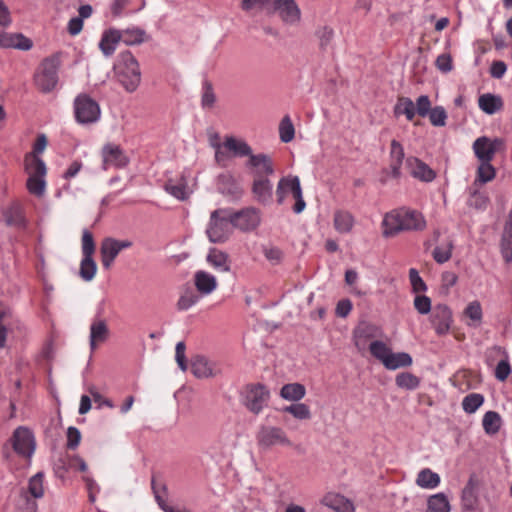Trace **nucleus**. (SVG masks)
I'll return each mask as SVG.
<instances>
[{"mask_svg":"<svg viewBox=\"0 0 512 512\" xmlns=\"http://www.w3.org/2000/svg\"><path fill=\"white\" fill-rule=\"evenodd\" d=\"M382 225L383 236L388 238L401 231H422L426 227V220L421 212L403 207L387 213Z\"/></svg>","mask_w":512,"mask_h":512,"instance_id":"1","label":"nucleus"},{"mask_svg":"<svg viewBox=\"0 0 512 512\" xmlns=\"http://www.w3.org/2000/svg\"><path fill=\"white\" fill-rule=\"evenodd\" d=\"M234 231L230 208H218L211 211L206 226V236L211 243L222 244L229 240Z\"/></svg>","mask_w":512,"mask_h":512,"instance_id":"2","label":"nucleus"},{"mask_svg":"<svg viewBox=\"0 0 512 512\" xmlns=\"http://www.w3.org/2000/svg\"><path fill=\"white\" fill-rule=\"evenodd\" d=\"M118 57L115 66L117 79L127 92H134L141 82L139 63L128 50L121 52Z\"/></svg>","mask_w":512,"mask_h":512,"instance_id":"3","label":"nucleus"},{"mask_svg":"<svg viewBox=\"0 0 512 512\" xmlns=\"http://www.w3.org/2000/svg\"><path fill=\"white\" fill-rule=\"evenodd\" d=\"M371 355L379 360L388 370L409 367L412 364V357L406 352H392L383 341L375 340L369 345Z\"/></svg>","mask_w":512,"mask_h":512,"instance_id":"4","label":"nucleus"},{"mask_svg":"<svg viewBox=\"0 0 512 512\" xmlns=\"http://www.w3.org/2000/svg\"><path fill=\"white\" fill-rule=\"evenodd\" d=\"M60 68V58L58 54H54L45 58L38 71L35 74L34 81L36 87L42 93H50L58 84V71Z\"/></svg>","mask_w":512,"mask_h":512,"instance_id":"5","label":"nucleus"},{"mask_svg":"<svg viewBox=\"0 0 512 512\" xmlns=\"http://www.w3.org/2000/svg\"><path fill=\"white\" fill-rule=\"evenodd\" d=\"M73 110L75 121L80 125L95 124L101 117L100 105L86 93H80L74 98Z\"/></svg>","mask_w":512,"mask_h":512,"instance_id":"6","label":"nucleus"},{"mask_svg":"<svg viewBox=\"0 0 512 512\" xmlns=\"http://www.w3.org/2000/svg\"><path fill=\"white\" fill-rule=\"evenodd\" d=\"M269 400L270 391L261 383L248 384L241 391V403L255 415L260 414L268 406Z\"/></svg>","mask_w":512,"mask_h":512,"instance_id":"7","label":"nucleus"},{"mask_svg":"<svg viewBox=\"0 0 512 512\" xmlns=\"http://www.w3.org/2000/svg\"><path fill=\"white\" fill-rule=\"evenodd\" d=\"M255 439L261 451H269L275 446L291 447L293 445L283 428L272 425H260Z\"/></svg>","mask_w":512,"mask_h":512,"instance_id":"8","label":"nucleus"},{"mask_svg":"<svg viewBox=\"0 0 512 512\" xmlns=\"http://www.w3.org/2000/svg\"><path fill=\"white\" fill-rule=\"evenodd\" d=\"M232 225L234 230L242 233H250L258 229L262 222L260 209L254 206H246L239 210L230 208Z\"/></svg>","mask_w":512,"mask_h":512,"instance_id":"9","label":"nucleus"},{"mask_svg":"<svg viewBox=\"0 0 512 512\" xmlns=\"http://www.w3.org/2000/svg\"><path fill=\"white\" fill-rule=\"evenodd\" d=\"M8 444L11 445L17 455L27 459L33 456L36 449L34 433L26 426H18L13 431Z\"/></svg>","mask_w":512,"mask_h":512,"instance_id":"10","label":"nucleus"},{"mask_svg":"<svg viewBox=\"0 0 512 512\" xmlns=\"http://www.w3.org/2000/svg\"><path fill=\"white\" fill-rule=\"evenodd\" d=\"M480 481L475 474L470 475L460 494L461 512H483L479 497Z\"/></svg>","mask_w":512,"mask_h":512,"instance_id":"11","label":"nucleus"},{"mask_svg":"<svg viewBox=\"0 0 512 512\" xmlns=\"http://www.w3.org/2000/svg\"><path fill=\"white\" fill-rule=\"evenodd\" d=\"M382 336V329L378 325L366 320L360 321L354 328L352 334L354 345L359 351H362L366 348L370 339L381 338Z\"/></svg>","mask_w":512,"mask_h":512,"instance_id":"12","label":"nucleus"},{"mask_svg":"<svg viewBox=\"0 0 512 512\" xmlns=\"http://www.w3.org/2000/svg\"><path fill=\"white\" fill-rule=\"evenodd\" d=\"M3 221L8 227L18 230H26L29 221L26 217L25 208L19 202H12L8 206L1 209Z\"/></svg>","mask_w":512,"mask_h":512,"instance_id":"13","label":"nucleus"},{"mask_svg":"<svg viewBox=\"0 0 512 512\" xmlns=\"http://www.w3.org/2000/svg\"><path fill=\"white\" fill-rule=\"evenodd\" d=\"M430 322L437 335H446L453 322L451 309L446 304L435 305L431 311Z\"/></svg>","mask_w":512,"mask_h":512,"instance_id":"14","label":"nucleus"},{"mask_svg":"<svg viewBox=\"0 0 512 512\" xmlns=\"http://www.w3.org/2000/svg\"><path fill=\"white\" fill-rule=\"evenodd\" d=\"M216 186L217 191L232 202L239 201L244 194L243 187L230 173L220 174Z\"/></svg>","mask_w":512,"mask_h":512,"instance_id":"15","label":"nucleus"},{"mask_svg":"<svg viewBox=\"0 0 512 512\" xmlns=\"http://www.w3.org/2000/svg\"><path fill=\"white\" fill-rule=\"evenodd\" d=\"M102 168L107 170L108 167L124 168L129 163V158L124 150L116 144L107 143L102 147Z\"/></svg>","mask_w":512,"mask_h":512,"instance_id":"16","label":"nucleus"},{"mask_svg":"<svg viewBox=\"0 0 512 512\" xmlns=\"http://www.w3.org/2000/svg\"><path fill=\"white\" fill-rule=\"evenodd\" d=\"M246 167L251 170L254 178L269 177L274 174V164L268 154L259 153L250 156L246 162Z\"/></svg>","mask_w":512,"mask_h":512,"instance_id":"17","label":"nucleus"},{"mask_svg":"<svg viewBox=\"0 0 512 512\" xmlns=\"http://www.w3.org/2000/svg\"><path fill=\"white\" fill-rule=\"evenodd\" d=\"M273 6L284 23L294 25L300 21L301 11L295 0H274Z\"/></svg>","mask_w":512,"mask_h":512,"instance_id":"18","label":"nucleus"},{"mask_svg":"<svg viewBox=\"0 0 512 512\" xmlns=\"http://www.w3.org/2000/svg\"><path fill=\"white\" fill-rule=\"evenodd\" d=\"M405 164L411 176L422 182H432L436 178V172L417 157H408Z\"/></svg>","mask_w":512,"mask_h":512,"instance_id":"19","label":"nucleus"},{"mask_svg":"<svg viewBox=\"0 0 512 512\" xmlns=\"http://www.w3.org/2000/svg\"><path fill=\"white\" fill-rule=\"evenodd\" d=\"M251 192L258 203L268 205L273 198V184L267 177L254 178Z\"/></svg>","mask_w":512,"mask_h":512,"instance_id":"20","label":"nucleus"},{"mask_svg":"<svg viewBox=\"0 0 512 512\" xmlns=\"http://www.w3.org/2000/svg\"><path fill=\"white\" fill-rule=\"evenodd\" d=\"M99 315L100 311L97 313L90 325L89 345L91 351H94L97 344L106 341L109 336L108 325L104 319L99 317Z\"/></svg>","mask_w":512,"mask_h":512,"instance_id":"21","label":"nucleus"},{"mask_svg":"<svg viewBox=\"0 0 512 512\" xmlns=\"http://www.w3.org/2000/svg\"><path fill=\"white\" fill-rule=\"evenodd\" d=\"M405 157L404 148L402 144L393 139L391 141L390 145V152H389V169H390V175L394 179H399L402 175L401 173V167L403 164V160Z\"/></svg>","mask_w":512,"mask_h":512,"instance_id":"22","label":"nucleus"},{"mask_svg":"<svg viewBox=\"0 0 512 512\" xmlns=\"http://www.w3.org/2000/svg\"><path fill=\"white\" fill-rule=\"evenodd\" d=\"M500 252L506 263L512 262V209L505 221L500 241Z\"/></svg>","mask_w":512,"mask_h":512,"instance_id":"23","label":"nucleus"},{"mask_svg":"<svg viewBox=\"0 0 512 512\" xmlns=\"http://www.w3.org/2000/svg\"><path fill=\"white\" fill-rule=\"evenodd\" d=\"M194 284L197 291L202 295H209L217 288L216 277L204 270L195 272Z\"/></svg>","mask_w":512,"mask_h":512,"instance_id":"24","label":"nucleus"},{"mask_svg":"<svg viewBox=\"0 0 512 512\" xmlns=\"http://www.w3.org/2000/svg\"><path fill=\"white\" fill-rule=\"evenodd\" d=\"M206 261L210 266L219 272L230 271L229 255L218 248L212 247L209 249L206 256Z\"/></svg>","mask_w":512,"mask_h":512,"instance_id":"25","label":"nucleus"},{"mask_svg":"<svg viewBox=\"0 0 512 512\" xmlns=\"http://www.w3.org/2000/svg\"><path fill=\"white\" fill-rule=\"evenodd\" d=\"M120 253L115 238H105L100 246L101 262L105 269H109Z\"/></svg>","mask_w":512,"mask_h":512,"instance_id":"26","label":"nucleus"},{"mask_svg":"<svg viewBox=\"0 0 512 512\" xmlns=\"http://www.w3.org/2000/svg\"><path fill=\"white\" fill-rule=\"evenodd\" d=\"M323 503L336 512H354V505L352 501L343 495L329 493L324 499Z\"/></svg>","mask_w":512,"mask_h":512,"instance_id":"27","label":"nucleus"},{"mask_svg":"<svg viewBox=\"0 0 512 512\" xmlns=\"http://www.w3.org/2000/svg\"><path fill=\"white\" fill-rule=\"evenodd\" d=\"M24 170L28 176L46 177L47 167L45 162L37 155L28 153L24 157Z\"/></svg>","mask_w":512,"mask_h":512,"instance_id":"28","label":"nucleus"},{"mask_svg":"<svg viewBox=\"0 0 512 512\" xmlns=\"http://www.w3.org/2000/svg\"><path fill=\"white\" fill-rule=\"evenodd\" d=\"M119 30L110 29L105 31L101 37L99 42V48L104 54V56H111L117 47V44L120 42Z\"/></svg>","mask_w":512,"mask_h":512,"instance_id":"29","label":"nucleus"},{"mask_svg":"<svg viewBox=\"0 0 512 512\" xmlns=\"http://www.w3.org/2000/svg\"><path fill=\"white\" fill-rule=\"evenodd\" d=\"M191 371L197 378H208L215 375L213 364L201 355L193 358Z\"/></svg>","mask_w":512,"mask_h":512,"instance_id":"30","label":"nucleus"},{"mask_svg":"<svg viewBox=\"0 0 512 512\" xmlns=\"http://www.w3.org/2000/svg\"><path fill=\"white\" fill-rule=\"evenodd\" d=\"M473 151L480 162H491L495 156L489 145V137L481 136L473 142Z\"/></svg>","mask_w":512,"mask_h":512,"instance_id":"31","label":"nucleus"},{"mask_svg":"<svg viewBox=\"0 0 512 512\" xmlns=\"http://www.w3.org/2000/svg\"><path fill=\"white\" fill-rule=\"evenodd\" d=\"M478 105L483 112L493 115L503 107V101L498 95L486 93L479 97Z\"/></svg>","mask_w":512,"mask_h":512,"instance_id":"32","label":"nucleus"},{"mask_svg":"<svg viewBox=\"0 0 512 512\" xmlns=\"http://www.w3.org/2000/svg\"><path fill=\"white\" fill-rule=\"evenodd\" d=\"M295 182H300V179L298 176H285L282 177L276 188V197H277V203L279 205L283 204L285 197L288 193H291L294 196V190L292 189Z\"/></svg>","mask_w":512,"mask_h":512,"instance_id":"33","label":"nucleus"},{"mask_svg":"<svg viewBox=\"0 0 512 512\" xmlns=\"http://www.w3.org/2000/svg\"><path fill=\"white\" fill-rule=\"evenodd\" d=\"M305 386L300 383H289L282 386L280 396L288 401L298 402L305 397Z\"/></svg>","mask_w":512,"mask_h":512,"instance_id":"34","label":"nucleus"},{"mask_svg":"<svg viewBox=\"0 0 512 512\" xmlns=\"http://www.w3.org/2000/svg\"><path fill=\"white\" fill-rule=\"evenodd\" d=\"M440 476L429 468L422 469L416 478V484L424 489H434L440 484Z\"/></svg>","mask_w":512,"mask_h":512,"instance_id":"35","label":"nucleus"},{"mask_svg":"<svg viewBox=\"0 0 512 512\" xmlns=\"http://www.w3.org/2000/svg\"><path fill=\"white\" fill-rule=\"evenodd\" d=\"M451 506L448 497L439 492L430 496L427 500V512H450Z\"/></svg>","mask_w":512,"mask_h":512,"instance_id":"36","label":"nucleus"},{"mask_svg":"<svg viewBox=\"0 0 512 512\" xmlns=\"http://www.w3.org/2000/svg\"><path fill=\"white\" fill-rule=\"evenodd\" d=\"M354 225V217L348 211L338 210L334 214V227L342 234L349 233Z\"/></svg>","mask_w":512,"mask_h":512,"instance_id":"37","label":"nucleus"},{"mask_svg":"<svg viewBox=\"0 0 512 512\" xmlns=\"http://www.w3.org/2000/svg\"><path fill=\"white\" fill-rule=\"evenodd\" d=\"M224 146L232 151L235 156L244 157L248 156L250 158L252 153V149L249 144L243 140H237L236 138L230 136L227 137L224 141Z\"/></svg>","mask_w":512,"mask_h":512,"instance_id":"38","label":"nucleus"},{"mask_svg":"<svg viewBox=\"0 0 512 512\" xmlns=\"http://www.w3.org/2000/svg\"><path fill=\"white\" fill-rule=\"evenodd\" d=\"M164 187L167 193H169L171 196L175 197L178 200L184 201L189 196L187 192V183L183 176L177 183H174L172 180H169Z\"/></svg>","mask_w":512,"mask_h":512,"instance_id":"39","label":"nucleus"},{"mask_svg":"<svg viewBox=\"0 0 512 512\" xmlns=\"http://www.w3.org/2000/svg\"><path fill=\"white\" fill-rule=\"evenodd\" d=\"M394 114L405 115L407 120L412 121L416 114L415 104L408 97H400L394 106Z\"/></svg>","mask_w":512,"mask_h":512,"instance_id":"40","label":"nucleus"},{"mask_svg":"<svg viewBox=\"0 0 512 512\" xmlns=\"http://www.w3.org/2000/svg\"><path fill=\"white\" fill-rule=\"evenodd\" d=\"M36 500L31 498L26 490H21L15 500V512H37Z\"/></svg>","mask_w":512,"mask_h":512,"instance_id":"41","label":"nucleus"},{"mask_svg":"<svg viewBox=\"0 0 512 512\" xmlns=\"http://www.w3.org/2000/svg\"><path fill=\"white\" fill-rule=\"evenodd\" d=\"M120 42L131 46L141 44L144 41L145 31L140 28L119 30Z\"/></svg>","mask_w":512,"mask_h":512,"instance_id":"42","label":"nucleus"},{"mask_svg":"<svg viewBox=\"0 0 512 512\" xmlns=\"http://www.w3.org/2000/svg\"><path fill=\"white\" fill-rule=\"evenodd\" d=\"M43 479V472H38L29 479L28 490L26 492L34 500L39 499L44 495Z\"/></svg>","mask_w":512,"mask_h":512,"instance_id":"43","label":"nucleus"},{"mask_svg":"<svg viewBox=\"0 0 512 512\" xmlns=\"http://www.w3.org/2000/svg\"><path fill=\"white\" fill-rule=\"evenodd\" d=\"M482 425L487 434H496L501 426V417L495 411H488L483 416Z\"/></svg>","mask_w":512,"mask_h":512,"instance_id":"44","label":"nucleus"},{"mask_svg":"<svg viewBox=\"0 0 512 512\" xmlns=\"http://www.w3.org/2000/svg\"><path fill=\"white\" fill-rule=\"evenodd\" d=\"M200 300V296L191 288H187L177 301L179 311H187Z\"/></svg>","mask_w":512,"mask_h":512,"instance_id":"45","label":"nucleus"},{"mask_svg":"<svg viewBox=\"0 0 512 512\" xmlns=\"http://www.w3.org/2000/svg\"><path fill=\"white\" fill-rule=\"evenodd\" d=\"M395 382L399 388L406 390H415L420 385L419 378L410 372L399 373L395 378Z\"/></svg>","mask_w":512,"mask_h":512,"instance_id":"46","label":"nucleus"},{"mask_svg":"<svg viewBox=\"0 0 512 512\" xmlns=\"http://www.w3.org/2000/svg\"><path fill=\"white\" fill-rule=\"evenodd\" d=\"M97 265L92 256H83L79 274L84 281H91L96 274Z\"/></svg>","mask_w":512,"mask_h":512,"instance_id":"47","label":"nucleus"},{"mask_svg":"<svg viewBox=\"0 0 512 512\" xmlns=\"http://www.w3.org/2000/svg\"><path fill=\"white\" fill-rule=\"evenodd\" d=\"M26 188L30 194L36 197H42L46 190L45 177L28 176L26 181Z\"/></svg>","mask_w":512,"mask_h":512,"instance_id":"48","label":"nucleus"},{"mask_svg":"<svg viewBox=\"0 0 512 512\" xmlns=\"http://www.w3.org/2000/svg\"><path fill=\"white\" fill-rule=\"evenodd\" d=\"M484 396L479 393H471L463 398L462 408L466 413H475L483 404Z\"/></svg>","mask_w":512,"mask_h":512,"instance_id":"49","label":"nucleus"},{"mask_svg":"<svg viewBox=\"0 0 512 512\" xmlns=\"http://www.w3.org/2000/svg\"><path fill=\"white\" fill-rule=\"evenodd\" d=\"M284 412L290 413L298 420H307L311 418V411L308 405L304 403H295L283 408Z\"/></svg>","mask_w":512,"mask_h":512,"instance_id":"50","label":"nucleus"},{"mask_svg":"<svg viewBox=\"0 0 512 512\" xmlns=\"http://www.w3.org/2000/svg\"><path fill=\"white\" fill-rule=\"evenodd\" d=\"M280 140L289 143L295 136L294 125L288 115L284 116L279 125Z\"/></svg>","mask_w":512,"mask_h":512,"instance_id":"51","label":"nucleus"},{"mask_svg":"<svg viewBox=\"0 0 512 512\" xmlns=\"http://www.w3.org/2000/svg\"><path fill=\"white\" fill-rule=\"evenodd\" d=\"M11 315L10 308L4 303L0 302V348H3L7 338V325L8 318Z\"/></svg>","mask_w":512,"mask_h":512,"instance_id":"52","label":"nucleus"},{"mask_svg":"<svg viewBox=\"0 0 512 512\" xmlns=\"http://www.w3.org/2000/svg\"><path fill=\"white\" fill-rule=\"evenodd\" d=\"M489 203L488 196L479 190H473L470 192V196L467 200L468 206L477 210H485Z\"/></svg>","mask_w":512,"mask_h":512,"instance_id":"53","label":"nucleus"},{"mask_svg":"<svg viewBox=\"0 0 512 512\" xmlns=\"http://www.w3.org/2000/svg\"><path fill=\"white\" fill-rule=\"evenodd\" d=\"M496 171L492 166L491 162H481L477 169V178L476 182H480L481 184H485L495 178Z\"/></svg>","mask_w":512,"mask_h":512,"instance_id":"54","label":"nucleus"},{"mask_svg":"<svg viewBox=\"0 0 512 512\" xmlns=\"http://www.w3.org/2000/svg\"><path fill=\"white\" fill-rule=\"evenodd\" d=\"M428 115L433 126L443 127L446 125L447 113L442 106H435Z\"/></svg>","mask_w":512,"mask_h":512,"instance_id":"55","label":"nucleus"},{"mask_svg":"<svg viewBox=\"0 0 512 512\" xmlns=\"http://www.w3.org/2000/svg\"><path fill=\"white\" fill-rule=\"evenodd\" d=\"M409 280L412 287V291L414 293L425 292L427 290V285L419 275V272L415 268L409 269Z\"/></svg>","mask_w":512,"mask_h":512,"instance_id":"56","label":"nucleus"},{"mask_svg":"<svg viewBox=\"0 0 512 512\" xmlns=\"http://www.w3.org/2000/svg\"><path fill=\"white\" fill-rule=\"evenodd\" d=\"M464 315L472 321L480 323L483 317V311L480 302H470L464 310Z\"/></svg>","mask_w":512,"mask_h":512,"instance_id":"57","label":"nucleus"},{"mask_svg":"<svg viewBox=\"0 0 512 512\" xmlns=\"http://www.w3.org/2000/svg\"><path fill=\"white\" fill-rule=\"evenodd\" d=\"M413 304L416 311L421 315H426L433 309L431 299L425 295H416Z\"/></svg>","mask_w":512,"mask_h":512,"instance_id":"58","label":"nucleus"},{"mask_svg":"<svg viewBox=\"0 0 512 512\" xmlns=\"http://www.w3.org/2000/svg\"><path fill=\"white\" fill-rule=\"evenodd\" d=\"M216 101L215 93L213 91V87L209 82H204L203 84V93L201 104L203 108H211L213 107Z\"/></svg>","mask_w":512,"mask_h":512,"instance_id":"59","label":"nucleus"},{"mask_svg":"<svg viewBox=\"0 0 512 512\" xmlns=\"http://www.w3.org/2000/svg\"><path fill=\"white\" fill-rule=\"evenodd\" d=\"M292 189L294 190V199H295V204L293 206V211L296 213V214H300L301 212L304 211L305 207H306V203L303 199V195H302V188H301V184L300 182H295Z\"/></svg>","mask_w":512,"mask_h":512,"instance_id":"60","label":"nucleus"},{"mask_svg":"<svg viewBox=\"0 0 512 512\" xmlns=\"http://www.w3.org/2000/svg\"><path fill=\"white\" fill-rule=\"evenodd\" d=\"M452 248V243H449L447 248L435 247L432 253L434 260L439 264L449 261L452 256Z\"/></svg>","mask_w":512,"mask_h":512,"instance_id":"61","label":"nucleus"},{"mask_svg":"<svg viewBox=\"0 0 512 512\" xmlns=\"http://www.w3.org/2000/svg\"><path fill=\"white\" fill-rule=\"evenodd\" d=\"M435 66L442 73H448L453 69V60L449 53L440 54L435 61Z\"/></svg>","mask_w":512,"mask_h":512,"instance_id":"62","label":"nucleus"},{"mask_svg":"<svg viewBox=\"0 0 512 512\" xmlns=\"http://www.w3.org/2000/svg\"><path fill=\"white\" fill-rule=\"evenodd\" d=\"M185 351V343L183 341L178 342L175 347V360L182 371H186L188 369Z\"/></svg>","mask_w":512,"mask_h":512,"instance_id":"63","label":"nucleus"},{"mask_svg":"<svg viewBox=\"0 0 512 512\" xmlns=\"http://www.w3.org/2000/svg\"><path fill=\"white\" fill-rule=\"evenodd\" d=\"M95 251V243L92 234L88 230H84L82 236V253L83 256H92Z\"/></svg>","mask_w":512,"mask_h":512,"instance_id":"64","label":"nucleus"}]
</instances>
